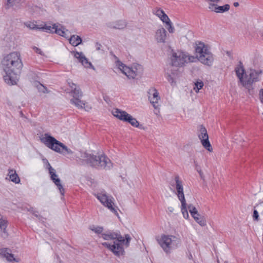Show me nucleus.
Returning <instances> with one entry per match:
<instances>
[{
  "label": "nucleus",
  "instance_id": "423d86ee",
  "mask_svg": "<svg viewBox=\"0 0 263 263\" xmlns=\"http://www.w3.org/2000/svg\"><path fill=\"white\" fill-rule=\"evenodd\" d=\"M195 51L197 60L201 63L208 66L212 65L214 61L213 55L204 43L200 41L196 42Z\"/></svg>",
  "mask_w": 263,
  "mask_h": 263
},
{
  "label": "nucleus",
  "instance_id": "37998d69",
  "mask_svg": "<svg viewBox=\"0 0 263 263\" xmlns=\"http://www.w3.org/2000/svg\"><path fill=\"white\" fill-rule=\"evenodd\" d=\"M195 168L197 172L198 171V170H201L200 167L199 165H198L197 164H196Z\"/></svg>",
  "mask_w": 263,
  "mask_h": 263
},
{
  "label": "nucleus",
  "instance_id": "6e6552de",
  "mask_svg": "<svg viewBox=\"0 0 263 263\" xmlns=\"http://www.w3.org/2000/svg\"><path fill=\"white\" fill-rule=\"evenodd\" d=\"M93 195L103 206L107 208L111 213L119 217L118 209L115 205L114 199L111 196L107 195L105 191L95 193Z\"/></svg>",
  "mask_w": 263,
  "mask_h": 263
},
{
  "label": "nucleus",
  "instance_id": "a18cd8bd",
  "mask_svg": "<svg viewBox=\"0 0 263 263\" xmlns=\"http://www.w3.org/2000/svg\"><path fill=\"white\" fill-rule=\"evenodd\" d=\"M211 2H218L219 0H209Z\"/></svg>",
  "mask_w": 263,
  "mask_h": 263
},
{
  "label": "nucleus",
  "instance_id": "ddd939ff",
  "mask_svg": "<svg viewBox=\"0 0 263 263\" xmlns=\"http://www.w3.org/2000/svg\"><path fill=\"white\" fill-rule=\"evenodd\" d=\"M148 100L154 107L155 114L158 115L160 112V97L159 92L156 89H151L148 91Z\"/></svg>",
  "mask_w": 263,
  "mask_h": 263
},
{
  "label": "nucleus",
  "instance_id": "f3484780",
  "mask_svg": "<svg viewBox=\"0 0 263 263\" xmlns=\"http://www.w3.org/2000/svg\"><path fill=\"white\" fill-rule=\"evenodd\" d=\"M198 135L202 145L205 148L210 147L211 146V144L209 140L207 130L203 125L199 126Z\"/></svg>",
  "mask_w": 263,
  "mask_h": 263
},
{
  "label": "nucleus",
  "instance_id": "4be33fe9",
  "mask_svg": "<svg viewBox=\"0 0 263 263\" xmlns=\"http://www.w3.org/2000/svg\"><path fill=\"white\" fill-rule=\"evenodd\" d=\"M230 5L226 4L222 6H219L214 4H210L209 5V9L216 13H223L228 11L230 9Z\"/></svg>",
  "mask_w": 263,
  "mask_h": 263
},
{
  "label": "nucleus",
  "instance_id": "72a5a7b5",
  "mask_svg": "<svg viewBox=\"0 0 263 263\" xmlns=\"http://www.w3.org/2000/svg\"><path fill=\"white\" fill-rule=\"evenodd\" d=\"M188 209L189 210V211H190L191 215H192V217L196 216V215L198 216V211H197V209L194 206H193L192 204H190L188 206Z\"/></svg>",
  "mask_w": 263,
  "mask_h": 263
},
{
  "label": "nucleus",
  "instance_id": "412c9836",
  "mask_svg": "<svg viewBox=\"0 0 263 263\" xmlns=\"http://www.w3.org/2000/svg\"><path fill=\"white\" fill-rule=\"evenodd\" d=\"M0 257L5 258L9 262L12 261H18V259L15 258L13 254L11 253L10 250L7 248L0 249Z\"/></svg>",
  "mask_w": 263,
  "mask_h": 263
},
{
  "label": "nucleus",
  "instance_id": "a211bd4d",
  "mask_svg": "<svg viewBox=\"0 0 263 263\" xmlns=\"http://www.w3.org/2000/svg\"><path fill=\"white\" fill-rule=\"evenodd\" d=\"M175 186L177 191V195L179 200H185L183 182L180 179L178 175H176L175 177Z\"/></svg>",
  "mask_w": 263,
  "mask_h": 263
},
{
  "label": "nucleus",
  "instance_id": "f03ea898",
  "mask_svg": "<svg viewBox=\"0 0 263 263\" xmlns=\"http://www.w3.org/2000/svg\"><path fill=\"white\" fill-rule=\"evenodd\" d=\"M101 237L104 240L112 241V243L103 242L102 245L118 256L124 254V246L128 247L132 239L128 234H126L125 237H123L119 232L113 231H107L102 233Z\"/></svg>",
  "mask_w": 263,
  "mask_h": 263
},
{
  "label": "nucleus",
  "instance_id": "c756f323",
  "mask_svg": "<svg viewBox=\"0 0 263 263\" xmlns=\"http://www.w3.org/2000/svg\"><path fill=\"white\" fill-rule=\"evenodd\" d=\"M181 203V212L184 218L187 219L189 217L187 208L186 201L185 200H180Z\"/></svg>",
  "mask_w": 263,
  "mask_h": 263
},
{
  "label": "nucleus",
  "instance_id": "9b49d317",
  "mask_svg": "<svg viewBox=\"0 0 263 263\" xmlns=\"http://www.w3.org/2000/svg\"><path fill=\"white\" fill-rule=\"evenodd\" d=\"M261 73V70L250 69L249 75H246L243 86L249 90L252 88L253 84L259 80V76Z\"/></svg>",
  "mask_w": 263,
  "mask_h": 263
},
{
  "label": "nucleus",
  "instance_id": "f257e3e1",
  "mask_svg": "<svg viewBox=\"0 0 263 263\" xmlns=\"http://www.w3.org/2000/svg\"><path fill=\"white\" fill-rule=\"evenodd\" d=\"M23 66L18 52L13 51L5 55L2 61V67L5 73L3 76L5 82L9 85L16 84Z\"/></svg>",
  "mask_w": 263,
  "mask_h": 263
},
{
  "label": "nucleus",
  "instance_id": "a19ab883",
  "mask_svg": "<svg viewBox=\"0 0 263 263\" xmlns=\"http://www.w3.org/2000/svg\"><path fill=\"white\" fill-rule=\"evenodd\" d=\"M198 173L199 174V176H200L201 179H202V180H204V176L203 173L202 172L201 170H198Z\"/></svg>",
  "mask_w": 263,
  "mask_h": 263
},
{
  "label": "nucleus",
  "instance_id": "cd10ccee",
  "mask_svg": "<svg viewBox=\"0 0 263 263\" xmlns=\"http://www.w3.org/2000/svg\"><path fill=\"white\" fill-rule=\"evenodd\" d=\"M69 43L73 46H77L82 43V39L79 35H73L68 39Z\"/></svg>",
  "mask_w": 263,
  "mask_h": 263
},
{
  "label": "nucleus",
  "instance_id": "49530a36",
  "mask_svg": "<svg viewBox=\"0 0 263 263\" xmlns=\"http://www.w3.org/2000/svg\"><path fill=\"white\" fill-rule=\"evenodd\" d=\"M209 152H212L213 149H207Z\"/></svg>",
  "mask_w": 263,
  "mask_h": 263
},
{
  "label": "nucleus",
  "instance_id": "aec40b11",
  "mask_svg": "<svg viewBox=\"0 0 263 263\" xmlns=\"http://www.w3.org/2000/svg\"><path fill=\"white\" fill-rule=\"evenodd\" d=\"M74 58L79 60V61L86 68H90L92 67L91 63L88 61L84 54L80 52H73Z\"/></svg>",
  "mask_w": 263,
  "mask_h": 263
},
{
  "label": "nucleus",
  "instance_id": "dca6fc26",
  "mask_svg": "<svg viewBox=\"0 0 263 263\" xmlns=\"http://www.w3.org/2000/svg\"><path fill=\"white\" fill-rule=\"evenodd\" d=\"M43 160L45 161L47 163L48 168L49 170V173L50 175L51 179L57 185L61 195H63L64 194V189L63 187V185L61 183L60 179L58 177V175L56 174L55 170L51 167L50 163L46 159Z\"/></svg>",
  "mask_w": 263,
  "mask_h": 263
},
{
  "label": "nucleus",
  "instance_id": "2eb2a0df",
  "mask_svg": "<svg viewBox=\"0 0 263 263\" xmlns=\"http://www.w3.org/2000/svg\"><path fill=\"white\" fill-rule=\"evenodd\" d=\"M41 141L49 148H53L54 146V148H58V146H60L61 148H67L64 144L47 134L44 135L41 138Z\"/></svg>",
  "mask_w": 263,
  "mask_h": 263
},
{
  "label": "nucleus",
  "instance_id": "bb28decb",
  "mask_svg": "<svg viewBox=\"0 0 263 263\" xmlns=\"http://www.w3.org/2000/svg\"><path fill=\"white\" fill-rule=\"evenodd\" d=\"M21 0H7L6 2V9L13 8L14 10L18 9Z\"/></svg>",
  "mask_w": 263,
  "mask_h": 263
},
{
  "label": "nucleus",
  "instance_id": "9d476101",
  "mask_svg": "<svg viewBox=\"0 0 263 263\" xmlns=\"http://www.w3.org/2000/svg\"><path fill=\"white\" fill-rule=\"evenodd\" d=\"M112 115L121 121L127 122L130 123L133 126L137 127L139 123L136 119L133 117L127 112L121 109L115 108L112 111Z\"/></svg>",
  "mask_w": 263,
  "mask_h": 263
},
{
  "label": "nucleus",
  "instance_id": "7c9ffc66",
  "mask_svg": "<svg viewBox=\"0 0 263 263\" xmlns=\"http://www.w3.org/2000/svg\"><path fill=\"white\" fill-rule=\"evenodd\" d=\"M203 82L198 79L195 82L193 89L196 92H198L199 90L203 87Z\"/></svg>",
  "mask_w": 263,
  "mask_h": 263
},
{
  "label": "nucleus",
  "instance_id": "c9c22d12",
  "mask_svg": "<svg viewBox=\"0 0 263 263\" xmlns=\"http://www.w3.org/2000/svg\"><path fill=\"white\" fill-rule=\"evenodd\" d=\"M91 230L97 234H101L103 232V229L101 227H93Z\"/></svg>",
  "mask_w": 263,
  "mask_h": 263
},
{
  "label": "nucleus",
  "instance_id": "4c0bfd02",
  "mask_svg": "<svg viewBox=\"0 0 263 263\" xmlns=\"http://www.w3.org/2000/svg\"><path fill=\"white\" fill-rule=\"evenodd\" d=\"M254 208L257 210H258V212H259L261 214H263V203H260L257 204Z\"/></svg>",
  "mask_w": 263,
  "mask_h": 263
},
{
  "label": "nucleus",
  "instance_id": "20e7f679",
  "mask_svg": "<svg viewBox=\"0 0 263 263\" xmlns=\"http://www.w3.org/2000/svg\"><path fill=\"white\" fill-rule=\"evenodd\" d=\"M25 26L30 29H39L49 33H55L65 38L69 37V31L64 26L60 24H54L52 25H37L33 22H28Z\"/></svg>",
  "mask_w": 263,
  "mask_h": 263
},
{
  "label": "nucleus",
  "instance_id": "0eeeda50",
  "mask_svg": "<svg viewBox=\"0 0 263 263\" xmlns=\"http://www.w3.org/2000/svg\"><path fill=\"white\" fill-rule=\"evenodd\" d=\"M159 245L166 253H170L171 251L178 247L180 241L173 235H162L160 237L156 238Z\"/></svg>",
  "mask_w": 263,
  "mask_h": 263
},
{
  "label": "nucleus",
  "instance_id": "c85d7f7f",
  "mask_svg": "<svg viewBox=\"0 0 263 263\" xmlns=\"http://www.w3.org/2000/svg\"><path fill=\"white\" fill-rule=\"evenodd\" d=\"M193 217L196 222H197L200 226L204 227L206 225V220L204 216H201L200 214L198 213V216L196 215Z\"/></svg>",
  "mask_w": 263,
  "mask_h": 263
},
{
  "label": "nucleus",
  "instance_id": "39448f33",
  "mask_svg": "<svg viewBox=\"0 0 263 263\" xmlns=\"http://www.w3.org/2000/svg\"><path fill=\"white\" fill-rule=\"evenodd\" d=\"M68 84L71 88L70 94L72 97L70 100V103L79 109L83 108L86 111H89L91 109V106L87 102L81 99L83 93L79 87L72 82H68Z\"/></svg>",
  "mask_w": 263,
  "mask_h": 263
},
{
  "label": "nucleus",
  "instance_id": "5701e85b",
  "mask_svg": "<svg viewBox=\"0 0 263 263\" xmlns=\"http://www.w3.org/2000/svg\"><path fill=\"white\" fill-rule=\"evenodd\" d=\"M235 72L239 80V81L242 84V85H244V82L246 79V75L245 74V69L241 64L240 63L238 65L235 69Z\"/></svg>",
  "mask_w": 263,
  "mask_h": 263
},
{
  "label": "nucleus",
  "instance_id": "e433bc0d",
  "mask_svg": "<svg viewBox=\"0 0 263 263\" xmlns=\"http://www.w3.org/2000/svg\"><path fill=\"white\" fill-rule=\"evenodd\" d=\"M258 211L255 208L253 211V218L255 221H258L259 220V214Z\"/></svg>",
  "mask_w": 263,
  "mask_h": 263
},
{
  "label": "nucleus",
  "instance_id": "2f4dec72",
  "mask_svg": "<svg viewBox=\"0 0 263 263\" xmlns=\"http://www.w3.org/2000/svg\"><path fill=\"white\" fill-rule=\"evenodd\" d=\"M57 153H60L61 154H62L64 156H67L71 153H72V152L71 151L70 149H52Z\"/></svg>",
  "mask_w": 263,
  "mask_h": 263
},
{
  "label": "nucleus",
  "instance_id": "f8f14e48",
  "mask_svg": "<svg viewBox=\"0 0 263 263\" xmlns=\"http://www.w3.org/2000/svg\"><path fill=\"white\" fill-rule=\"evenodd\" d=\"M153 13L158 16L163 23L166 24V27L170 33L174 32L175 28L173 26L172 23L163 10L159 8H156L154 10Z\"/></svg>",
  "mask_w": 263,
  "mask_h": 263
},
{
  "label": "nucleus",
  "instance_id": "79ce46f5",
  "mask_svg": "<svg viewBox=\"0 0 263 263\" xmlns=\"http://www.w3.org/2000/svg\"><path fill=\"white\" fill-rule=\"evenodd\" d=\"M102 45L99 43H96V48L97 50H100L101 49Z\"/></svg>",
  "mask_w": 263,
  "mask_h": 263
},
{
  "label": "nucleus",
  "instance_id": "c03bdc74",
  "mask_svg": "<svg viewBox=\"0 0 263 263\" xmlns=\"http://www.w3.org/2000/svg\"><path fill=\"white\" fill-rule=\"evenodd\" d=\"M233 5L234 7H237L239 6V3L238 2H235L234 3Z\"/></svg>",
  "mask_w": 263,
  "mask_h": 263
},
{
  "label": "nucleus",
  "instance_id": "a878e982",
  "mask_svg": "<svg viewBox=\"0 0 263 263\" xmlns=\"http://www.w3.org/2000/svg\"><path fill=\"white\" fill-rule=\"evenodd\" d=\"M7 227V221L4 218L0 215V232H2V236L6 237L8 236V233L6 231Z\"/></svg>",
  "mask_w": 263,
  "mask_h": 263
},
{
  "label": "nucleus",
  "instance_id": "473e14b6",
  "mask_svg": "<svg viewBox=\"0 0 263 263\" xmlns=\"http://www.w3.org/2000/svg\"><path fill=\"white\" fill-rule=\"evenodd\" d=\"M36 87L38 89V90L42 93H48V90L46 87H45L44 85L41 84L40 83H36Z\"/></svg>",
  "mask_w": 263,
  "mask_h": 263
},
{
  "label": "nucleus",
  "instance_id": "6ab92c4d",
  "mask_svg": "<svg viewBox=\"0 0 263 263\" xmlns=\"http://www.w3.org/2000/svg\"><path fill=\"white\" fill-rule=\"evenodd\" d=\"M167 32L163 27L158 29L155 33V40L158 44H164L166 39Z\"/></svg>",
  "mask_w": 263,
  "mask_h": 263
},
{
  "label": "nucleus",
  "instance_id": "4468645a",
  "mask_svg": "<svg viewBox=\"0 0 263 263\" xmlns=\"http://www.w3.org/2000/svg\"><path fill=\"white\" fill-rule=\"evenodd\" d=\"M186 53L181 51H172L171 57L172 65L176 66L183 65L185 63Z\"/></svg>",
  "mask_w": 263,
  "mask_h": 263
},
{
  "label": "nucleus",
  "instance_id": "ea45409f",
  "mask_svg": "<svg viewBox=\"0 0 263 263\" xmlns=\"http://www.w3.org/2000/svg\"><path fill=\"white\" fill-rule=\"evenodd\" d=\"M259 99L262 103H263V88L259 91Z\"/></svg>",
  "mask_w": 263,
  "mask_h": 263
},
{
  "label": "nucleus",
  "instance_id": "58836bf2",
  "mask_svg": "<svg viewBox=\"0 0 263 263\" xmlns=\"http://www.w3.org/2000/svg\"><path fill=\"white\" fill-rule=\"evenodd\" d=\"M165 77L168 82L170 83L172 85L175 83L174 78L170 74L167 73L166 74Z\"/></svg>",
  "mask_w": 263,
  "mask_h": 263
},
{
  "label": "nucleus",
  "instance_id": "b1692460",
  "mask_svg": "<svg viewBox=\"0 0 263 263\" xmlns=\"http://www.w3.org/2000/svg\"><path fill=\"white\" fill-rule=\"evenodd\" d=\"M107 26L112 29H122L126 27V23L125 21L119 20L108 23Z\"/></svg>",
  "mask_w": 263,
  "mask_h": 263
},
{
  "label": "nucleus",
  "instance_id": "393cba45",
  "mask_svg": "<svg viewBox=\"0 0 263 263\" xmlns=\"http://www.w3.org/2000/svg\"><path fill=\"white\" fill-rule=\"evenodd\" d=\"M7 176L9 177V180L15 183H18L20 182V179L17 174L16 171L14 169H9Z\"/></svg>",
  "mask_w": 263,
  "mask_h": 263
},
{
  "label": "nucleus",
  "instance_id": "1a4fd4ad",
  "mask_svg": "<svg viewBox=\"0 0 263 263\" xmlns=\"http://www.w3.org/2000/svg\"><path fill=\"white\" fill-rule=\"evenodd\" d=\"M118 68L124 74L128 79H134L141 73V65H137L128 67L120 61L116 62Z\"/></svg>",
  "mask_w": 263,
  "mask_h": 263
},
{
  "label": "nucleus",
  "instance_id": "f704fd0d",
  "mask_svg": "<svg viewBox=\"0 0 263 263\" xmlns=\"http://www.w3.org/2000/svg\"><path fill=\"white\" fill-rule=\"evenodd\" d=\"M186 58H185V63L194 62H195L197 60L196 56L194 57V56H192V55H189L186 53Z\"/></svg>",
  "mask_w": 263,
  "mask_h": 263
},
{
  "label": "nucleus",
  "instance_id": "7ed1b4c3",
  "mask_svg": "<svg viewBox=\"0 0 263 263\" xmlns=\"http://www.w3.org/2000/svg\"><path fill=\"white\" fill-rule=\"evenodd\" d=\"M76 157L89 164L91 166L110 170L112 167L110 160L103 153L95 155L91 151L86 149H76Z\"/></svg>",
  "mask_w": 263,
  "mask_h": 263
}]
</instances>
